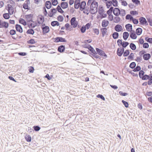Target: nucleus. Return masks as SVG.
I'll return each instance as SVG.
<instances>
[{
  "label": "nucleus",
  "instance_id": "53",
  "mask_svg": "<svg viewBox=\"0 0 152 152\" xmlns=\"http://www.w3.org/2000/svg\"><path fill=\"white\" fill-rule=\"evenodd\" d=\"M96 97L98 98H100L102 100L104 101L105 100L104 97V96L101 94H98L97 95Z\"/></svg>",
  "mask_w": 152,
  "mask_h": 152
},
{
  "label": "nucleus",
  "instance_id": "20",
  "mask_svg": "<svg viewBox=\"0 0 152 152\" xmlns=\"http://www.w3.org/2000/svg\"><path fill=\"white\" fill-rule=\"evenodd\" d=\"M107 29L106 28H103L101 29V31L102 34V37H104L107 32Z\"/></svg>",
  "mask_w": 152,
  "mask_h": 152
},
{
  "label": "nucleus",
  "instance_id": "21",
  "mask_svg": "<svg viewBox=\"0 0 152 152\" xmlns=\"http://www.w3.org/2000/svg\"><path fill=\"white\" fill-rule=\"evenodd\" d=\"M129 34L127 32H124L123 34V38L124 40H126L129 36Z\"/></svg>",
  "mask_w": 152,
  "mask_h": 152
},
{
  "label": "nucleus",
  "instance_id": "9",
  "mask_svg": "<svg viewBox=\"0 0 152 152\" xmlns=\"http://www.w3.org/2000/svg\"><path fill=\"white\" fill-rule=\"evenodd\" d=\"M139 22L140 24L143 25L146 24L147 23L145 18L143 17H141L139 19Z\"/></svg>",
  "mask_w": 152,
  "mask_h": 152
},
{
  "label": "nucleus",
  "instance_id": "64",
  "mask_svg": "<svg viewBox=\"0 0 152 152\" xmlns=\"http://www.w3.org/2000/svg\"><path fill=\"white\" fill-rule=\"evenodd\" d=\"M54 42H60V37H56L54 38Z\"/></svg>",
  "mask_w": 152,
  "mask_h": 152
},
{
  "label": "nucleus",
  "instance_id": "46",
  "mask_svg": "<svg viewBox=\"0 0 152 152\" xmlns=\"http://www.w3.org/2000/svg\"><path fill=\"white\" fill-rule=\"evenodd\" d=\"M113 5L114 7L118 6V1L116 0H112Z\"/></svg>",
  "mask_w": 152,
  "mask_h": 152
},
{
  "label": "nucleus",
  "instance_id": "17",
  "mask_svg": "<svg viewBox=\"0 0 152 152\" xmlns=\"http://www.w3.org/2000/svg\"><path fill=\"white\" fill-rule=\"evenodd\" d=\"M143 58L145 60H148L151 58V55L149 53H146L143 55Z\"/></svg>",
  "mask_w": 152,
  "mask_h": 152
},
{
  "label": "nucleus",
  "instance_id": "7",
  "mask_svg": "<svg viewBox=\"0 0 152 152\" xmlns=\"http://www.w3.org/2000/svg\"><path fill=\"white\" fill-rule=\"evenodd\" d=\"M7 10L8 11V13L10 15H11L13 14L14 12V10L13 7L12 5L8 4L7 5Z\"/></svg>",
  "mask_w": 152,
  "mask_h": 152
},
{
  "label": "nucleus",
  "instance_id": "51",
  "mask_svg": "<svg viewBox=\"0 0 152 152\" xmlns=\"http://www.w3.org/2000/svg\"><path fill=\"white\" fill-rule=\"evenodd\" d=\"M134 56V54L133 53H131L129 56L128 57V59L129 60L133 59V56Z\"/></svg>",
  "mask_w": 152,
  "mask_h": 152
},
{
  "label": "nucleus",
  "instance_id": "61",
  "mask_svg": "<svg viewBox=\"0 0 152 152\" xmlns=\"http://www.w3.org/2000/svg\"><path fill=\"white\" fill-rule=\"evenodd\" d=\"M119 93L121 96H126L128 95L127 93L125 92H123L122 91H120Z\"/></svg>",
  "mask_w": 152,
  "mask_h": 152
},
{
  "label": "nucleus",
  "instance_id": "16",
  "mask_svg": "<svg viewBox=\"0 0 152 152\" xmlns=\"http://www.w3.org/2000/svg\"><path fill=\"white\" fill-rule=\"evenodd\" d=\"M126 30L129 31H132V26L130 24H127L125 25Z\"/></svg>",
  "mask_w": 152,
  "mask_h": 152
},
{
  "label": "nucleus",
  "instance_id": "23",
  "mask_svg": "<svg viewBox=\"0 0 152 152\" xmlns=\"http://www.w3.org/2000/svg\"><path fill=\"white\" fill-rule=\"evenodd\" d=\"M121 18L117 16L116 17H115L114 18V19L113 20V22L116 23H118L120 21Z\"/></svg>",
  "mask_w": 152,
  "mask_h": 152
},
{
  "label": "nucleus",
  "instance_id": "48",
  "mask_svg": "<svg viewBox=\"0 0 152 152\" xmlns=\"http://www.w3.org/2000/svg\"><path fill=\"white\" fill-rule=\"evenodd\" d=\"M34 130L36 131H39L41 129L40 127L38 126H34L33 127Z\"/></svg>",
  "mask_w": 152,
  "mask_h": 152
},
{
  "label": "nucleus",
  "instance_id": "58",
  "mask_svg": "<svg viewBox=\"0 0 152 152\" xmlns=\"http://www.w3.org/2000/svg\"><path fill=\"white\" fill-rule=\"evenodd\" d=\"M130 14L133 15H136L138 14V12L137 11H130Z\"/></svg>",
  "mask_w": 152,
  "mask_h": 152
},
{
  "label": "nucleus",
  "instance_id": "34",
  "mask_svg": "<svg viewBox=\"0 0 152 152\" xmlns=\"http://www.w3.org/2000/svg\"><path fill=\"white\" fill-rule=\"evenodd\" d=\"M123 53V52H122V51L121 50H119V49H118V48L117 51V55L119 56H122Z\"/></svg>",
  "mask_w": 152,
  "mask_h": 152
},
{
  "label": "nucleus",
  "instance_id": "39",
  "mask_svg": "<svg viewBox=\"0 0 152 152\" xmlns=\"http://www.w3.org/2000/svg\"><path fill=\"white\" fill-rule=\"evenodd\" d=\"M57 9L58 11V12H60L61 13H62L64 12V11L61 8L60 6L59 5H58L57 6Z\"/></svg>",
  "mask_w": 152,
  "mask_h": 152
},
{
  "label": "nucleus",
  "instance_id": "19",
  "mask_svg": "<svg viewBox=\"0 0 152 152\" xmlns=\"http://www.w3.org/2000/svg\"><path fill=\"white\" fill-rule=\"evenodd\" d=\"M109 23V22L108 20H104L102 21V26L103 27H106L108 25Z\"/></svg>",
  "mask_w": 152,
  "mask_h": 152
},
{
  "label": "nucleus",
  "instance_id": "44",
  "mask_svg": "<svg viewBox=\"0 0 152 152\" xmlns=\"http://www.w3.org/2000/svg\"><path fill=\"white\" fill-rule=\"evenodd\" d=\"M130 52L128 50H126L124 53L123 56L124 57L127 56L129 54Z\"/></svg>",
  "mask_w": 152,
  "mask_h": 152
},
{
  "label": "nucleus",
  "instance_id": "27",
  "mask_svg": "<svg viewBox=\"0 0 152 152\" xmlns=\"http://www.w3.org/2000/svg\"><path fill=\"white\" fill-rule=\"evenodd\" d=\"M92 53L91 54V55L93 56L94 57L96 58H99V59L100 58V57L99 56L97 55V53L96 51H95V52H91Z\"/></svg>",
  "mask_w": 152,
  "mask_h": 152
},
{
  "label": "nucleus",
  "instance_id": "37",
  "mask_svg": "<svg viewBox=\"0 0 152 152\" xmlns=\"http://www.w3.org/2000/svg\"><path fill=\"white\" fill-rule=\"evenodd\" d=\"M9 13H5L3 14V17L5 19H8L10 18Z\"/></svg>",
  "mask_w": 152,
  "mask_h": 152
},
{
  "label": "nucleus",
  "instance_id": "26",
  "mask_svg": "<svg viewBox=\"0 0 152 152\" xmlns=\"http://www.w3.org/2000/svg\"><path fill=\"white\" fill-rule=\"evenodd\" d=\"M51 25L53 26H58L59 25V23L57 21H52L51 23Z\"/></svg>",
  "mask_w": 152,
  "mask_h": 152
},
{
  "label": "nucleus",
  "instance_id": "57",
  "mask_svg": "<svg viewBox=\"0 0 152 152\" xmlns=\"http://www.w3.org/2000/svg\"><path fill=\"white\" fill-rule=\"evenodd\" d=\"M28 43L29 44H33L36 43L34 40L33 39H31L28 41Z\"/></svg>",
  "mask_w": 152,
  "mask_h": 152
},
{
  "label": "nucleus",
  "instance_id": "54",
  "mask_svg": "<svg viewBox=\"0 0 152 152\" xmlns=\"http://www.w3.org/2000/svg\"><path fill=\"white\" fill-rule=\"evenodd\" d=\"M123 42H122V40L119 39L117 41V43L118 46L120 47L122 45Z\"/></svg>",
  "mask_w": 152,
  "mask_h": 152
},
{
  "label": "nucleus",
  "instance_id": "12",
  "mask_svg": "<svg viewBox=\"0 0 152 152\" xmlns=\"http://www.w3.org/2000/svg\"><path fill=\"white\" fill-rule=\"evenodd\" d=\"M30 3L29 0H26L24 3L23 7L25 9L29 10L28 8V4Z\"/></svg>",
  "mask_w": 152,
  "mask_h": 152
},
{
  "label": "nucleus",
  "instance_id": "49",
  "mask_svg": "<svg viewBox=\"0 0 152 152\" xmlns=\"http://www.w3.org/2000/svg\"><path fill=\"white\" fill-rule=\"evenodd\" d=\"M89 8H87V7L86 8V9H85L83 11V12L85 13L87 15H88L89 13Z\"/></svg>",
  "mask_w": 152,
  "mask_h": 152
},
{
  "label": "nucleus",
  "instance_id": "5",
  "mask_svg": "<svg viewBox=\"0 0 152 152\" xmlns=\"http://www.w3.org/2000/svg\"><path fill=\"white\" fill-rule=\"evenodd\" d=\"M83 47L88 49L91 52H95V50L94 48L90 45H83Z\"/></svg>",
  "mask_w": 152,
  "mask_h": 152
},
{
  "label": "nucleus",
  "instance_id": "40",
  "mask_svg": "<svg viewBox=\"0 0 152 152\" xmlns=\"http://www.w3.org/2000/svg\"><path fill=\"white\" fill-rule=\"evenodd\" d=\"M145 73L142 70H140L139 73V77L141 78L144 75V74Z\"/></svg>",
  "mask_w": 152,
  "mask_h": 152
},
{
  "label": "nucleus",
  "instance_id": "31",
  "mask_svg": "<svg viewBox=\"0 0 152 152\" xmlns=\"http://www.w3.org/2000/svg\"><path fill=\"white\" fill-rule=\"evenodd\" d=\"M104 10L102 7L99 6L98 8V12L99 14L101 15L104 12Z\"/></svg>",
  "mask_w": 152,
  "mask_h": 152
},
{
  "label": "nucleus",
  "instance_id": "6",
  "mask_svg": "<svg viewBox=\"0 0 152 152\" xmlns=\"http://www.w3.org/2000/svg\"><path fill=\"white\" fill-rule=\"evenodd\" d=\"M42 29L43 34H45L48 33L50 31L49 28L48 26H42Z\"/></svg>",
  "mask_w": 152,
  "mask_h": 152
},
{
  "label": "nucleus",
  "instance_id": "45",
  "mask_svg": "<svg viewBox=\"0 0 152 152\" xmlns=\"http://www.w3.org/2000/svg\"><path fill=\"white\" fill-rule=\"evenodd\" d=\"M86 27L85 26H83L80 28V31L82 33H84L86 31Z\"/></svg>",
  "mask_w": 152,
  "mask_h": 152
},
{
  "label": "nucleus",
  "instance_id": "1",
  "mask_svg": "<svg viewBox=\"0 0 152 152\" xmlns=\"http://www.w3.org/2000/svg\"><path fill=\"white\" fill-rule=\"evenodd\" d=\"M98 3L96 1H94L91 4L90 6V10L91 13L92 14H94L97 11Z\"/></svg>",
  "mask_w": 152,
  "mask_h": 152
},
{
  "label": "nucleus",
  "instance_id": "47",
  "mask_svg": "<svg viewBox=\"0 0 152 152\" xmlns=\"http://www.w3.org/2000/svg\"><path fill=\"white\" fill-rule=\"evenodd\" d=\"M57 19L58 21L62 22L64 20V18L62 16L59 15L57 17Z\"/></svg>",
  "mask_w": 152,
  "mask_h": 152
},
{
  "label": "nucleus",
  "instance_id": "30",
  "mask_svg": "<svg viewBox=\"0 0 152 152\" xmlns=\"http://www.w3.org/2000/svg\"><path fill=\"white\" fill-rule=\"evenodd\" d=\"M130 48L133 50H136V47L135 45L133 43H131L130 44Z\"/></svg>",
  "mask_w": 152,
  "mask_h": 152
},
{
  "label": "nucleus",
  "instance_id": "29",
  "mask_svg": "<svg viewBox=\"0 0 152 152\" xmlns=\"http://www.w3.org/2000/svg\"><path fill=\"white\" fill-rule=\"evenodd\" d=\"M19 23L23 24L24 26H25L26 25V21L22 18H20L19 20Z\"/></svg>",
  "mask_w": 152,
  "mask_h": 152
},
{
  "label": "nucleus",
  "instance_id": "55",
  "mask_svg": "<svg viewBox=\"0 0 152 152\" xmlns=\"http://www.w3.org/2000/svg\"><path fill=\"white\" fill-rule=\"evenodd\" d=\"M28 24L29 28L31 27L32 28H34L36 26L34 24L32 23H31L30 22H28Z\"/></svg>",
  "mask_w": 152,
  "mask_h": 152
},
{
  "label": "nucleus",
  "instance_id": "59",
  "mask_svg": "<svg viewBox=\"0 0 152 152\" xmlns=\"http://www.w3.org/2000/svg\"><path fill=\"white\" fill-rule=\"evenodd\" d=\"M10 35H14L15 34L16 31L15 30L12 29L10 31Z\"/></svg>",
  "mask_w": 152,
  "mask_h": 152
},
{
  "label": "nucleus",
  "instance_id": "15",
  "mask_svg": "<svg viewBox=\"0 0 152 152\" xmlns=\"http://www.w3.org/2000/svg\"><path fill=\"white\" fill-rule=\"evenodd\" d=\"M44 20V17L42 16H39L38 18V23L39 24L43 23Z\"/></svg>",
  "mask_w": 152,
  "mask_h": 152
},
{
  "label": "nucleus",
  "instance_id": "22",
  "mask_svg": "<svg viewBox=\"0 0 152 152\" xmlns=\"http://www.w3.org/2000/svg\"><path fill=\"white\" fill-rule=\"evenodd\" d=\"M68 3L66 2H62L61 3V6L63 9H66L68 7Z\"/></svg>",
  "mask_w": 152,
  "mask_h": 152
},
{
  "label": "nucleus",
  "instance_id": "10",
  "mask_svg": "<svg viewBox=\"0 0 152 152\" xmlns=\"http://www.w3.org/2000/svg\"><path fill=\"white\" fill-rule=\"evenodd\" d=\"M130 37L133 39H135L137 38L135 32L134 31H132L130 33Z\"/></svg>",
  "mask_w": 152,
  "mask_h": 152
},
{
  "label": "nucleus",
  "instance_id": "50",
  "mask_svg": "<svg viewBox=\"0 0 152 152\" xmlns=\"http://www.w3.org/2000/svg\"><path fill=\"white\" fill-rule=\"evenodd\" d=\"M122 102L123 103V104L126 107H128L129 106V104L128 102L124 101V100L122 101Z\"/></svg>",
  "mask_w": 152,
  "mask_h": 152
},
{
  "label": "nucleus",
  "instance_id": "56",
  "mask_svg": "<svg viewBox=\"0 0 152 152\" xmlns=\"http://www.w3.org/2000/svg\"><path fill=\"white\" fill-rule=\"evenodd\" d=\"M149 45L148 43H145L143 45V47L145 48H149Z\"/></svg>",
  "mask_w": 152,
  "mask_h": 152
},
{
  "label": "nucleus",
  "instance_id": "62",
  "mask_svg": "<svg viewBox=\"0 0 152 152\" xmlns=\"http://www.w3.org/2000/svg\"><path fill=\"white\" fill-rule=\"evenodd\" d=\"M132 2L136 4H138L140 3V1L139 0H132Z\"/></svg>",
  "mask_w": 152,
  "mask_h": 152
},
{
  "label": "nucleus",
  "instance_id": "42",
  "mask_svg": "<svg viewBox=\"0 0 152 152\" xmlns=\"http://www.w3.org/2000/svg\"><path fill=\"white\" fill-rule=\"evenodd\" d=\"M145 40L147 42L152 43V38L146 37L145 38Z\"/></svg>",
  "mask_w": 152,
  "mask_h": 152
},
{
  "label": "nucleus",
  "instance_id": "28",
  "mask_svg": "<svg viewBox=\"0 0 152 152\" xmlns=\"http://www.w3.org/2000/svg\"><path fill=\"white\" fill-rule=\"evenodd\" d=\"M34 33V31L32 29H29L26 31V33L28 34H31L33 35Z\"/></svg>",
  "mask_w": 152,
  "mask_h": 152
},
{
  "label": "nucleus",
  "instance_id": "60",
  "mask_svg": "<svg viewBox=\"0 0 152 152\" xmlns=\"http://www.w3.org/2000/svg\"><path fill=\"white\" fill-rule=\"evenodd\" d=\"M86 3L85 1H82L81 2V4H80V6L83 7H85L86 6Z\"/></svg>",
  "mask_w": 152,
  "mask_h": 152
},
{
  "label": "nucleus",
  "instance_id": "52",
  "mask_svg": "<svg viewBox=\"0 0 152 152\" xmlns=\"http://www.w3.org/2000/svg\"><path fill=\"white\" fill-rule=\"evenodd\" d=\"M51 2L53 5V6L56 5L58 3V2L57 0H52Z\"/></svg>",
  "mask_w": 152,
  "mask_h": 152
},
{
  "label": "nucleus",
  "instance_id": "24",
  "mask_svg": "<svg viewBox=\"0 0 152 152\" xmlns=\"http://www.w3.org/2000/svg\"><path fill=\"white\" fill-rule=\"evenodd\" d=\"M142 32V29L140 28H137L136 30V34L138 35H140L141 34Z\"/></svg>",
  "mask_w": 152,
  "mask_h": 152
},
{
  "label": "nucleus",
  "instance_id": "8",
  "mask_svg": "<svg viewBox=\"0 0 152 152\" xmlns=\"http://www.w3.org/2000/svg\"><path fill=\"white\" fill-rule=\"evenodd\" d=\"M32 17L33 15L31 14L25 15L26 20L28 22H34V21L32 20Z\"/></svg>",
  "mask_w": 152,
  "mask_h": 152
},
{
  "label": "nucleus",
  "instance_id": "41",
  "mask_svg": "<svg viewBox=\"0 0 152 152\" xmlns=\"http://www.w3.org/2000/svg\"><path fill=\"white\" fill-rule=\"evenodd\" d=\"M149 75H144L143 77H142V79L143 80H145L149 79Z\"/></svg>",
  "mask_w": 152,
  "mask_h": 152
},
{
  "label": "nucleus",
  "instance_id": "38",
  "mask_svg": "<svg viewBox=\"0 0 152 152\" xmlns=\"http://www.w3.org/2000/svg\"><path fill=\"white\" fill-rule=\"evenodd\" d=\"M129 43L127 42L124 41L122 42L121 46L124 48H125L129 45Z\"/></svg>",
  "mask_w": 152,
  "mask_h": 152
},
{
  "label": "nucleus",
  "instance_id": "4",
  "mask_svg": "<svg viewBox=\"0 0 152 152\" xmlns=\"http://www.w3.org/2000/svg\"><path fill=\"white\" fill-rule=\"evenodd\" d=\"M96 50L98 53L101 56L107 57V56L106 54L104 53V52L102 50L98 48H96Z\"/></svg>",
  "mask_w": 152,
  "mask_h": 152
},
{
  "label": "nucleus",
  "instance_id": "3",
  "mask_svg": "<svg viewBox=\"0 0 152 152\" xmlns=\"http://www.w3.org/2000/svg\"><path fill=\"white\" fill-rule=\"evenodd\" d=\"M9 26L8 23L0 20V28L4 27L7 28Z\"/></svg>",
  "mask_w": 152,
  "mask_h": 152
},
{
  "label": "nucleus",
  "instance_id": "11",
  "mask_svg": "<svg viewBox=\"0 0 152 152\" xmlns=\"http://www.w3.org/2000/svg\"><path fill=\"white\" fill-rule=\"evenodd\" d=\"M15 28L17 31L20 33L23 32V29L21 26L19 24H17L15 25Z\"/></svg>",
  "mask_w": 152,
  "mask_h": 152
},
{
  "label": "nucleus",
  "instance_id": "32",
  "mask_svg": "<svg viewBox=\"0 0 152 152\" xmlns=\"http://www.w3.org/2000/svg\"><path fill=\"white\" fill-rule=\"evenodd\" d=\"M119 36V34L117 32H114L113 34V37L114 39H116L118 38Z\"/></svg>",
  "mask_w": 152,
  "mask_h": 152
},
{
  "label": "nucleus",
  "instance_id": "33",
  "mask_svg": "<svg viewBox=\"0 0 152 152\" xmlns=\"http://www.w3.org/2000/svg\"><path fill=\"white\" fill-rule=\"evenodd\" d=\"M126 15L125 11L123 9H121L120 10V12H119V15L122 16H124Z\"/></svg>",
  "mask_w": 152,
  "mask_h": 152
},
{
  "label": "nucleus",
  "instance_id": "2",
  "mask_svg": "<svg viewBox=\"0 0 152 152\" xmlns=\"http://www.w3.org/2000/svg\"><path fill=\"white\" fill-rule=\"evenodd\" d=\"M70 24L74 28H75L77 26L78 22L77 21H76L75 17H74L71 18L70 20Z\"/></svg>",
  "mask_w": 152,
  "mask_h": 152
},
{
  "label": "nucleus",
  "instance_id": "25",
  "mask_svg": "<svg viewBox=\"0 0 152 152\" xmlns=\"http://www.w3.org/2000/svg\"><path fill=\"white\" fill-rule=\"evenodd\" d=\"M51 4L50 1H47L46 2V7L48 9H49L51 7Z\"/></svg>",
  "mask_w": 152,
  "mask_h": 152
},
{
  "label": "nucleus",
  "instance_id": "36",
  "mask_svg": "<svg viewBox=\"0 0 152 152\" xmlns=\"http://www.w3.org/2000/svg\"><path fill=\"white\" fill-rule=\"evenodd\" d=\"M141 67L139 66H137L134 69L133 71L134 72L140 71L141 70Z\"/></svg>",
  "mask_w": 152,
  "mask_h": 152
},
{
  "label": "nucleus",
  "instance_id": "18",
  "mask_svg": "<svg viewBox=\"0 0 152 152\" xmlns=\"http://www.w3.org/2000/svg\"><path fill=\"white\" fill-rule=\"evenodd\" d=\"M65 48V46L61 45L58 47V51L60 53H62L64 51Z\"/></svg>",
  "mask_w": 152,
  "mask_h": 152
},
{
  "label": "nucleus",
  "instance_id": "43",
  "mask_svg": "<svg viewBox=\"0 0 152 152\" xmlns=\"http://www.w3.org/2000/svg\"><path fill=\"white\" fill-rule=\"evenodd\" d=\"M136 66V64L135 62H132L131 63L129 67L130 68L133 69H134Z\"/></svg>",
  "mask_w": 152,
  "mask_h": 152
},
{
  "label": "nucleus",
  "instance_id": "63",
  "mask_svg": "<svg viewBox=\"0 0 152 152\" xmlns=\"http://www.w3.org/2000/svg\"><path fill=\"white\" fill-rule=\"evenodd\" d=\"M94 32L97 35H98L99 34V31L98 29L95 28L93 29Z\"/></svg>",
  "mask_w": 152,
  "mask_h": 152
},
{
  "label": "nucleus",
  "instance_id": "35",
  "mask_svg": "<svg viewBox=\"0 0 152 152\" xmlns=\"http://www.w3.org/2000/svg\"><path fill=\"white\" fill-rule=\"evenodd\" d=\"M25 138L27 142H30L31 141V137L30 135H26L25 137Z\"/></svg>",
  "mask_w": 152,
  "mask_h": 152
},
{
  "label": "nucleus",
  "instance_id": "13",
  "mask_svg": "<svg viewBox=\"0 0 152 152\" xmlns=\"http://www.w3.org/2000/svg\"><path fill=\"white\" fill-rule=\"evenodd\" d=\"M115 31L117 32H120L122 30V28L121 25L118 24L115 26Z\"/></svg>",
  "mask_w": 152,
  "mask_h": 152
},
{
  "label": "nucleus",
  "instance_id": "14",
  "mask_svg": "<svg viewBox=\"0 0 152 152\" xmlns=\"http://www.w3.org/2000/svg\"><path fill=\"white\" fill-rule=\"evenodd\" d=\"M120 12V10L118 8H115L114 9L113 11L114 14L116 16H118L119 15V12Z\"/></svg>",
  "mask_w": 152,
  "mask_h": 152
}]
</instances>
